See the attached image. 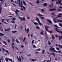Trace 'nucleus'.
<instances>
[{
    "instance_id": "9",
    "label": "nucleus",
    "mask_w": 62,
    "mask_h": 62,
    "mask_svg": "<svg viewBox=\"0 0 62 62\" xmlns=\"http://www.w3.org/2000/svg\"><path fill=\"white\" fill-rule=\"evenodd\" d=\"M62 15V14L61 13H59V15L57 16L59 18H60V17H61Z\"/></svg>"
},
{
    "instance_id": "17",
    "label": "nucleus",
    "mask_w": 62,
    "mask_h": 62,
    "mask_svg": "<svg viewBox=\"0 0 62 62\" xmlns=\"http://www.w3.org/2000/svg\"><path fill=\"white\" fill-rule=\"evenodd\" d=\"M16 42H17V43H19V41H18V39H17L16 40Z\"/></svg>"
},
{
    "instance_id": "42",
    "label": "nucleus",
    "mask_w": 62,
    "mask_h": 62,
    "mask_svg": "<svg viewBox=\"0 0 62 62\" xmlns=\"http://www.w3.org/2000/svg\"><path fill=\"white\" fill-rule=\"evenodd\" d=\"M23 2L24 5H26V3H25V1H23Z\"/></svg>"
},
{
    "instance_id": "8",
    "label": "nucleus",
    "mask_w": 62,
    "mask_h": 62,
    "mask_svg": "<svg viewBox=\"0 0 62 62\" xmlns=\"http://www.w3.org/2000/svg\"><path fill=\"white\" fill-rule=\"evenodd\" d=\"M19 18L20 20H21V21H23H23H25V18L23 17V18H22L19 17Z\"/></svg>"
},
{
    "instance_id": "18",
    "label": "nucleus",
    "mask_w": 62,
    "mask_h": 62,
    "mask_svg": "<svg viewBox=\"0 0 62 62\" xmlns=\"http://www.w3.org/2000/svg\"><path fill=\"white\" fill-rule=\"evenodd\" d=\"M6 52L7 54H9V52H8V51L7 50H6Z\"/></svg>"
},
{
    "instance_id": "29",
    "label": "nucleus",
    "mask_w": 62,
    "mask_h": 62,
    "mask_svg": "<svg viewBox=\"0 0 62 62\" xmlns=\"http://www.w3.org/2000/svg\"><path fill=\"white\" fill-rule=\"evenodd\" d=\"M59 47L60 48H62V46L61 45H59Z\"/></svg>"
},
{
    "instance_id": "55",
    "label": "nucleus",
    "mask_w": 62,
    "mask_h": 62,
    "mask_svg": "<svg viewBox=\"0 0 62 62\" xmlns=\"http://www.w3.org/2000/svg\"><path fill=\"white\" fill-rule=\"evenodd\" d=\"M58 2H59V3H61V0H58Z\"/></svg>"
},
{
    "instance_id": "52",
    "label": "nucleus",
    "mask_w": 62,
    "mask_h": 62,
    "mask_svg": "<svg viewBox=\"0 0 62 62\" xmlns=\"http://www.w3.org/2000/svg\"><path fill=\"white\" fill-rule=\"evenodd\" d=\"M56 4H58V5L59 4V2H57V1H56Z\"/></svg>"
},
{
    "instance_id": "16",
    "label": "nucleus",
    "mask_w": 62,
    "mask_h": 62,
    "mask_svg": "<svg viewBox=\"0 0 62 62\" xmlns=\"http://www.w3.org/2000/svg\"><path fill=\"white\" fill-rule=\"evenodd\" d=\"M29 60H31V61H33L34 62V61H35V59H29Z\"/></svg>"
},
{
    "instance_id": "2",
    "label": "nucleus",
    "mask_w": 62,
    "mask_h": 62,
    "mask_svg": "<svg viewBox=\"0 0 62 62\" xmlns=\"http://www.w3.org/2000/svg\"><path fill=\"white\" fill-rule=\"evenodd\" d=\"M50 51H53L54 52H56V53H57V51L55 50L54 48H53V47L50 48Z\"/></svg>"
},
{
    "instance_id": "62",
    "label": "nucleus",
    "mask_w": 62,
    "mask_h": 62,
    "mask_svg": "<svg viewBox=\"0 0 62 62\" xmlns=\"http://www.w3.org/2000/svg\"><path fill=\"white\" fill-rule=\"evenodd\" d=\"M0 60H3V58H1V59H0Z\"/></svg>"
},
{
    "instance_id": "35",
    "label": "nucleus",
    "mask_w": 62,
    "mask_h": 62,
    "mask_svg": "<svg viewBox=\"0 0 62 62\" xmlns=\"http://www.w3.org/2000/svg\"><path fill=\"white\" fill-rule=\"evenodd\" d=\"M33 48H36V46L35 45H33Z\"/></svg>"
},
{
    "instance_id": "54",
    "label": "nucleus",
    "mask_w": 62,
    "mask_h": 62,
    "mask_svg": "<svg viewBox=\"0 0 62 62\" xmlns=\"http://www.w3.org/2000/svg\"><path fill=\"white\" fill-rule=\"evenodd\" d=\"M41 11H42V12H43L44 11V9H42L41 10Z\"/></svg>"
},
{
    "instance_id": "10",
    "label": "nucleus",
    "mask_w": 62,
    "mask_h": 62,
    "mask_svg": "<svg viewBox=\"0 0 62 62\" xmlns=\"http://www.w3.org/2000/svg\"><path fill=\"white\" fill-rule=\"evenodd\" d=\"M17 59H18L19 61H21V60H22V59H21V58L19 56V59L18 58V56H17Z\"/></svg>"
},
{
    "instance_id": "14",
    "label": "nucleus",
    "mask_w": 62,
    "mask_h": 62,
    "mask_svg": "<svg viewBox=\"0 0 62 62\" xmlns=\"http://www.w3.org/2000/svg\"><path fill=\"white\" fill-rule=\"evenodd\" d=\"M17 32V31L16 30L15 31H12V32L13 34H14L15 33H16V32Z\"/></svg>"
},
{
    "instance_id": "48",
    "label": "nucleus",
    "mask_w": 62,
    "mask_h": 62,
    "mask_svg": "<svg viewBox=\"0 0 62 62\" xmlns=\"http://www.w3.org/2000/svg\"><path fill=\"white\" fill-rule=\"evenodd\" d=\"M2 22H4V21H5V19H2Z\"/></svg>"
},
{
    "instance_id": "45",
    "label": "nucleus",
    "mask_w": 62,
    "mask_h": 62,
    "mask_svg": "<svg viewBox=\"0 0 62 62\" xmlns=\"http://www.w3.org/2000/svg\"><path fill=\"white\" fill-rule=\"evenodd\" d=\"M23 7L24 9V10H25V7L23 6Z\"/></svg>"
},
{
    "instance_id": "30",
    "label": "nucleus",
    "mask_w": 62,
    "mask_h": 62,
    "mask_svg": "<svg viewBox=\"0 0 62 62\" xmlns=\"http://www.w3.org/2000/svg\"><path fill=\"white\" fill-rule=\"evenodd\" d=\"M57 11H58V12L60 11H61V10L59 9H57Z\"/></svg>"
},
{
    "instance_id": "13",
    "label": "nucleus",
    "mask_w": 62,
    "mask_h": 62,
    "mask_svg": "<svg viewBox=\"0 0 62 62\" xmlns=\"http://www.w3.org/2000/svg\"><path fill=\"white\" fill-rule=\"evenodd\" d=\"M19 12V11L17 9L16 10V14H18V13L17 12Z\"/></svg>"
},
{
    "instance_id": "49",
    "label": "nucleus",
    "mask_w": 62,
    "mask_h": 62,
    "mask_svg": "<svg viewBox=\"0 0 62 62\" xmlns=\"http://www.w3.org/2000/svg\"><path fill=\"white\" fill-rule=\"evenodd\" d=\"M12 20H16V19L15 18H12Z\"/></svg>"
},
{
    "instance_id": "7",
    "label": "nucleus",
    "mask_w": 62,
    "mask_h": 62,
    "mask_svg": "<svg viewBox=\"0 0 62 62\" xmlns=\"http://www.w3.org/2000/svg\"><path fill=\"white\" fill-rule=\"evenodd\" d=\"M47 22H48L50 23V24H52V21H51L50 20H49L48 19H47Z\"/></svg>"
},
{
    "instance_id": "51",
    "label": "nucleus",
    "mask_w": 62,
    "mask_h": 62,
    "mask_svg": "<svg viewBox=\"0 0 62 62\" xmlns=\"http://www.w3.org/2000/svg\"><path fill=\"white\" fill-rule=\"evenodd\" d=\"M45 34H46V35H47V31H46V30L45 31Z\"/></svg>"
},
{
    "instance_id": "19",
    "label": "nucleus",
    "mask_w": 62,
    "mask_h": 62,
    "mask_svg": "<svg viewBox=\"0 0 62 62\" xmlns=\"http://www.w3.org/2000/svg\"><path fill=\"white\" fill-rule=\"evenodd\" d=\"M44 7H45L47 5V4L46 3H45L44 4Z\"/></svg>"
},
{
    "instance_id": "53",
    "label": "nucleus",
    "mask_w": 62,
    "mask_h": 62,
    "mask_svg": "<svg viewBox=\"0 0 62 62\" xmlns=\"http://www.w3.org/2000/svg\"><path fill=\"white\" fill-rule=\"evenodd\" d=\"M34 40H33L32 42V44H33V43H34Z\"/></svg>"
},
{
    "instance_id": "63",
    "label": "nucleus",
    "mask_w": 62,
    "mask_h": 62,
    "mask_svg": "<svg viewBox=\"0 0 62 62\" xmlns=\"http://www.w3.org/2000/svg\"><path fill=\"white\" fill-rule=\"evenodd\" d=\"M55 36L57 38H58V36H57L56 35Z\"/></svg>"
},
{
    "instance_id": "58",
    "label": "nucleus",
    "mask_w": 62,
    "mask_h": 62,
    "mask_svg": "<svg viewBox=\"0 0 62 62\" xmlns=\"http://www.w3.org/2000/svg\"><path fill=\"white\" fill-rule=\"evenodd\" d=\"M56 49L57 50H59V48H57Z\"/></svg>"
},
{
    "instance_id": "36",
    "label": "nucleus",
    "mask_w": 62,
    "mask_h": 62,
    "mask_svg": "<svg viewBox=\"0 0 62 62\" xmlns=\"http://www.w3.org/2000/svg\"><path fill=\"white\" fill-rule=\"evenodd\" d=\"M52 54L54 56V57H55V55L54 54V53H52Z\"/></svg>"
},
{
    "instance_id": "60",
    "label": "nucleus",
    "mask_w": 62,
    "mask_h": 62,
    "mask_svg": "<svg viewBox=\"0 0 62 62\" xmlns=\"http://www.w3.org/2000/svg\"><path fill=\"white\" fill-rule=\"evenodd\" d=\"M59 8H62V7H61V6H60Z\"/></svg>"
},
{
    "instance_id": "25",
    "label": "nucleus",
    "mask_w": 62,
    "mask_h": 62,
    "mask_svg": "<svg viewBox=\"0 0 62 62\" xmlns=\"http://www.w3.org/2000/svg\"><path fill=\"white\" fill-rule=\"evenodd\" d=\"M8 58H5V60L6 62H8Z\"/></svg>"
},
{
    "instance_id": "57",
    "label": "nucleus",
    "mask_w": 62,
    "mask_h": 62,
    "mask_svg": "<svg viewBox=\"0 0 62 62\" xmlns=\"http://www.w3.org/2000/svg\"><path fill=\"white\" fill-rule=\"evenodd\" d=\"M6 21L8 23V21H9V20L8 19H7L6 20Z\"/></svg>"
},
{
    "instance_id": "61",
    "label": "nucleus",
    "mask_w": 62,
    "mask_h": 62,
    "mask_svg": "<svg viewBox=\"0 0 62 62\" xmlns=\"http://www.w3.org/2000/svg\"><path fill=\"white\" fill-rule=\"evenodd\" d=\"M12 4L14 5V6H16V5L15 4H14L13 3Z\"/></svg>"
},
{
    "instance_id": "64",
    "label": "nucleus",
    "mask_w": 62,
    "mask_h": 62,
    "mask_svg": "<svg viewBox=\"0 0 62 62\" xmlns=\"http://www.w3.org/2000/svg\"><path fill=\"white\" fill-rule=\"evenodd\" d=\"M10 29V28H9V29H7V31L8 30H9Z\"/></svg>"
},
{
    "instance_id": "27",
    "label": "nucleus",
    "mask_w": 62,
    "mask_h": 62,
    "mask_svg": "<svg viewBox=\"0 0 62 62\" xmlns=\"http://www.w3.org/2000/svg\"><path fill=\"white\" fill-rule=\"evenodd\" d=\"M26 39V38L25 37L23 39V42H24V41H25V40Z\"/></svg>"
},
{
    "instance_id": "40",
    "label": "nucleus",
    "mask_w": 62,
    "mask_h": 62,
    "mask_svg": "<svg viewBox=\"0 0 62 62\" xmlns=\"http://www.w3.org/2000/svg\"><path fill=\"white\" fill-rule=\"evenodd\" d=\"M11 22H12V23H15V22H14V21H11Z\"/></svg>"
},
{
    "instance_id": "1",
    "label": "nucleus",
    "mask_w": 62,
    "mask_h": 62,
    "mask_svg": "<svg viewBox=\"0 0 62 62\" xmlns=\"http://www.w3.org/2000/svg\"><path fill=\"white\" fill-rule=\"evenodd\" d=\"M49 27H48V26H45V28L46 30V31H47V32H49V33L51 34V33H53V32L52 31H49V30L48 29L49 28Z\"/></svg>"
},
{
    "instance_id": "6",
    "label": "nucleus",
    "mask_w": 62,
    "mask_h": 62,
    "mask_svg": "<svg viewBox=\"0 0 62 62\" xmlns=\"http://www.w3.org/2000/svg\"><path fill=\"white\" fill-rule=\"evenodd\" d=\"M55 11V10H56V9L55 8H54L53 9H50L49 10V11Z\"/></svg>"
},
{
    "instance_id": "59",
    "label": "nucleus",
    "mask_w": 62,
    "mask_h": 62,
    "mask_svg": "<svg viewBox=\"0 0 62 62\" xmlns=\"http://www.w3.org/2000/svg\"><path fill=\"white\" fill-rule=\"evenodd\" d=\"M62 39V38H61V37H60L59 39V40H60V39Z\"/></svg>"
},
{
    "instance_id": "47",
    "label": "nucleus",
    "mask_w": 62,
    "mask_h": 62,
    "mask_svg": "<svg viewBox=\"0 0 62 62\" xmlns=\"http://www.w3.org/2000/svg\"><path fill=\"white\" fill-rule=\"evenodd\" d=\"M2 50L3 52H5V49H4V48H2Z\"/></svg>"
},
{
    "instance_id": "4",
    "label": "nucleus",
    "mask_w": 62,
    "mask_h": 62,
    "mask_svg": "<svg viewBox=\"0 0 62 62\" xmlns=\"http://www.w3.org/2000/svg\"><path fill=\"white\" fill-rule=\"evenodd\" d=\"M36 20H37V21H38V23L40 25H42V24L41 23L40 21H39V19L37 17H36Z\"/></svg>"
},
{
    "instance_id": "26",
    "label": "nucleus",
    "mask_w": 62,
    "mask_h": 62,
    "mask_svg": "<svg viewBox=\"0 0 62 62\" xmlns=\"http://www.w3.org/2000/svg\"><path fill=\"white\" fill-rule=\"evenodd\" d=\"M52 15H54V16H55V15L54 14V12H52L51 13Z\"/></svg>"
},
{
    "instance_id": "38",
    "label": "nucleus",
    "mask_w": 62,
    "mask_h": 62,
    "mask_svg": "<svg viewBox=\"0 0 62 62\" xmlns=\"http://www.w3.org/2000/svg\"><path fill=\"white\" fill-rule=\"evenodd\" d=\"M17 26V24H15V28H16Z\"/></svg>"
},
{
    "instance_id": "43",
    "label": "nucleus",
    "mask_w": 62,
    "mask_h": 62,
    "mask_svg": "<svg viewBox=\"0 0 62 62\" xmlns=\"http://www.w3.org/2000/svg\"><path fill=\"white\" fill-rule=\"evenodd\" d=\"M8 43H10V40L9 39H8Z\"/></svg>"
},
{
    "instance_id": "23",
    "label": "nucleus",
    "mask_w": 62,
    "mask_h": 62,
    "mask_svg": "<svg viewBox=\"0 0 62 62\" xmlns=\"http://www.w3.org/2000/svg\"><path fill=\"white\" fill-rule=\"evenodd\" d=\"M27 34H28V32H29V29L28 28L27 29Z\"/></svg>"
},
{
    "instance_id": "20",
    "label": "nucleus",
    "mask_w": 62,
    "mask_h": 62,
    "mask_svg": "<svg viewBox=\"0 0 62 62\" xmlns=\"http://www.w3.org/2000/svg\"><path fill=\"white\" fill-rule=\"evenodd\" d=\"M54 26H55V27H56V28H59L58 27L57 25H56L54 24Z\"/></svg>"
},
{
    "instance_id": "31",
    "label": "nucleus",
    "mask_w": 62,
    "mask_h": 62,
    "mask_svg": "<svg viewBox=\"0 0 62 62\" xmlns=\"http://www.w3.org/2000/svg\"><path fill=\"white\" fill-rule=\"evenodd\" d=\"M2 42L4 44H5L6 45H7V44L4 41H2Z\"/></svg>"
},
{
    "instance_id": "21",
    "label": "nucleus",
    "mask_w": 62,
    "mask_h": 62,
    "mask_svg": "<svg viewBox=\"0 0 62 62\" xmlns=\"http://www.w3.org/2000/svg\"><path fill=\"white\" fill-rule=\"evenodd\" d=\"M8 59L11 62H12L13 61H12V60L11 59H9V58H8Z\"/></svg>"
},
{
    "instance_id": "15",
    "label": "nucleus",
    "mask_w": 62,
    "mask_h": 62,
    "mask_svg": "<svg viewBox=\"0 0 62 62\" xmlns=\"http://www.w3.org/2000/svg\"><path fill=\"white\" fill-rule=\"evenodd\" d=\"M37 15H38V16H43V15H41V14H40V13H38V14H37Z\"/></svg>"
},
{
    "instance_id": "24",
    "label": "nucleus",
    "mask_w": 62,
    "mask_h": 62,
    "mask_svg": "<svg viewBox=\"0 0 62 62\" xmlns=\"http://www.w3.org/2000/svg\"><path fill=\"white\" fill-rule=\"evenodd\" d=\"M52 38L53 39H54V35L52 34Z\"/></svg>"
},
{
    "instance_id": "37",
    "label": "nucleus",
    "mask_w": 62,
    "mask_h": 62,
    "mask_svg": "<svg viewBox=\"0 0 62 62\" xmlns=\"http://www.w3.org/2000/svg\"><path fill=\"white\" fill-rule=\"evenodd\" d=\"M44 52H45V50H43V51L42 52V54H44Z\"/></svg>"
},
{
    "instance_id": "22",
    "label": "nucleus",
    "mask_w": 62,
    "mask_h": 62,
    "mask_svg": "<svg viewBox=\"0 0 62 62\" xmlns=\"http://www.w3.org/2000/svg\"><path fill=\"white\" fill-rule=\"evenodd\" d=\"M4 35V34L2 33H0V36H3Z\"/></svg>"
},
{
    "instance_id": "50",
    "label": "nucleus",
    "mask_w": 62,
    "mask_h": 62,
    "mask_svg": "<svg viewBox=\"0 0 62 62\" xmlns=\"http://www.w3.org/2000/svg\"><path fill=\"white\" fill-rule=\"evenodd\" d=\"M17 1H18V2H19V4H20V3H21V2L20 1V0H16Z\"/></svg>"
},
{
    "instance_id": "33",
    "label": "nucleus",
    "mask_w": 62,
    "mask_h": 62,
    "mask_svg": "<svg viewBox=\"0 0 62 62\" xmlns=\"http://www.w3.org/2000/svg\"><path fill=\"white\" fill-rule=\"evenodd\" d=\"M36 51H40L41 50V49H40L39 48L38 49H37L36 50Z\"/></svg>"
},
{
    "instance_id": "3",
    "label": "nucleus",
    "mask_w": 62,
    "mask_h": 62,
    "mask_svg": "<svg viewBox=\"0 0 62 62\" xmlns=\"http://www.w3.org/2000/svg\"><path fill=\"white\" fill-rule=\"evenodd\" d=\"M56 20L57 21H56V20L54 19L53 20L54 21V22L55 23H57V22H61V23H62V21L61 20H59L56 19Z\"/></svg>"
},
{
    "instance_id": "5",
    "label": "nucleus",
    "mask_w": 62,
    "mask_h": 62,
    "mask_svg": "<svg viewBox=\"0 0 62 62\" xmlns=\"http://www.w3.org/2000/svg\"><path fill=\"white\" fill-rule=\"evenodd\" d=\"M57 30H58V29L57 28H56L55 31H57V32L58 33H61V34H62V32L61 31H58Z\"/></svg>"
},
{
    "instance_id": "44",
    "label": "nucleus",
    "mask_w": 62,
    "mask_h": 62,
    "mask_svg": "<svg viewBox=\"0 0 62 62\" xmlns=\"http://www.w3.org/2000/svg\"><path fill=\"white\" fill-rule=\"evenodd\" d=\"M21 47L22 48H23V47H24V46H23V45H22L21 46Z\"/></svg>"
},
{
    "instance_id": "12",
    "label": "nucleus",
    "mask_w": 62,
    "mask_h": 62,
    "mask_svg": "<svg viewBox=\"0 0 62 62\" xmlns=\"http://www.w3.org/2000/svg\"><path fill=\"white\" fill-rule=\"evenodd\" d=\"M22 2H21V6L20 5H19L20 6V7H21V8H23V4H22Z\"/></svg>"
},
{
    "instance_id": "34",
    "label": "nucleus",
    "mask_w": 62,
    "mask_h": 62,
    "mask_svg": "<svg viewBox=\"0 0 62 62\" xmlns=\"http://www.w3.org/2000/svg\"><path fill=\"white\" fill-rule=\"evenodd\" d=\"M48 44L49 45H50V44H51V42H50V41H48Z\"/></svg>"
},
{
    "instance_id": "46",
    "label": "nucleus",
    "mask_w": 62,
    "mask_h": 62,
    "mask_svg": "<svg viewBox=\"0 0 62 62\" xmlns=\"http://www.w3.org/2000/svg\"><path fill=\"white\" fill-rule=\"evenodd\" d=\"M12 45H14V46H15V45H14V43H13L12 44Z\"/></svg>"
},
{
    "instance_id": "39",
    "label": "nucleus",
    "mask_w": 62,
    "mask_h": 62,
    "mask_svg": "<svg viewBox=\"0 0 62 62\" xmlns=\"http://www.w3.org/2000/svg\"><path fill=\"white\" fill-rule=\"evenodd\" d=\"M59 25L60 26H61V27H62V24H61L60 23H59Z\"/></svg>"
},
{
    "instance_id": "32",
    "label": "nucleus",
    "mask_w": 62,
    "mask_h": 62,
    "mask_svg": "<svg viewBox=\"0 0 62 62\" xmlns=\"http://www.w3.org/2000/svg\"><path fill=\"white\" fill-rule=\"evenodd\" d=\"M36 3H37V4H39V0H37L36 2Z\"/></svg>"
},
{
    "instance_id": "56",
    "label": "nucleus",
    "mask_w": 62,
    "mask_h": 62,
    "mask_svg": "<svg viewBox=\"0 0 62 62\" xmlns=\"http://www.w3.org/2000/svg\"><path fill=\"white\" fill-rule=\"evenodd\" d=\"M4 23H6V24H8V23H6V22H4Z\"/></svg>"
},
{
    "instance_id": "11",
    "label": "nucleus",
    "mask_w": 62,
    "mask_h": 62,
    "mask_svg": "<svg viewBox=\"0 0 62 62\" xmlns=\"http://www.w3.org/2000/svg\"><path fill=\"white\" fill-rule=\"evenodd\" d=\"M33 23L34 24H35V25H39L38 23L36 22H34L33 21Z\"/></svg>"
},
{
    "instance_id": "41",
    "label": "nucleus",
    "mask_w": 62,
    "mask_h": 62,
    "mask_svg": "<svg viewBox=\"0 0 62 62\" xmlns=\"http://www.w3.org/2000/svg\"><path fill=\"white\" fill-rule=\"evenodd\" d=\"M40 34H41L42 35H44L43 33L42 32H41V33H40Z\"/></svg>"
},
{
    "instance_id": "28",
    "label": "nucleus",
    "mask_w": 62,
    "mask_h": 62,
    "mask_svg": "<svg viewBox=\"0 0 62 62\" xmlns=\"http://www.w3.org/2000/svg\"><path fill=\"white\" fill-rule=\"evenodd\" d=\"M36 28H37V29H40V28H39V27L38 26H36Z\"/></svg>"
}]
</instances>
